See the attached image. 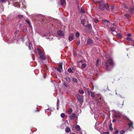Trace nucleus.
<instances>
[{
    "mask_svg": "<svg viewBox=\"0 0 134 134\" xmlns=\"http://www.w3.org/2000/svg\"><path fill=\"white\" fill-rule=\"evenodd\" d=\"M114 65V63L111 58H109L103 63V67L107 71L110 70V66L113 67Z\"/></svg>",
    "mask_w": 134,
    "mask_h": 134,
    "instance_id": "1",
    "label": "nucleus"
},
{
    "mask_svg": "<svg viewBox=\"0 0 134 134\" xmlns=\"http://www.w3.org/2000/svg\"><path fill=\"white\" fill-rule=\"evenodd\" d=\"M96 4H99V9L101 10H104L105 8H106L107 11H109V6L108 4H105L102 1L101 2L99 1H96Z\"/></svg>",
    "mask_w": 134,
    "mask_h": 134,
    "instance_id": "2",
    "label": "nucleus"
},
{
    "mask_svg": "<svg viewBox=\"0 0 134 134\" xmlns=\"http://www.w3.org/2000/svg\"><path fill=\"white\" fill-rule=\"evenodd\" d=\"M76 96L78 100L80 102H82L83 101V96H81L79 94H76Z\"/></svg>",
    "mask_w": 134,
    "mask_h": 134,
    "instance_id": "3",
    "label": "nucleus"
},
{
    "mask_svg": "<svg viewBox=\"0 0 134 134\" xmlns=\"http://www.w3.org/2000/svg\"><path fill=\"white\" fill-rule=\"evenodd\" d=\"M102 21L103 23L104 24V25L107 26L108 27H109V26L111 24L110 21H108L103 20Z\"/></svg>",
    "mask_w": 134,
    "mask_h": 134,
    "instance_id": "4",
    "label": "nucleus"
},
{
    "mask_svg": "<svg viewBox=\"0 0 134 134\" xmlns=\"http://www.w3.org/2000/svg\"><path fill=\"white\" fill-rule=\"evenodd\" d=\"M128 120L130 121V123H128V126L130 128H131V130H132L134 129L133 126V122L129 119Z\"/></svg>",
    "mask_w": 134,
    "mask_h": 134,
    "instance_id": "5",
    "label": "nucleus"
},
{
    "mask_svg": "<svg viewBox=\"0 0 134 134\" xmlns=\"http://www.w3.org/2000/svg\"><path fill=\"white\" fill-rule=\"evenodd\" d=\"M39 55L40 58L41 59H42L43 60L46 59V57L43 53Z\"/></svg>",
    "mask_w": 134,
    "mask_h": 134,
    "instance_id": "6",
    "label": "nucleus"
},
{
    "mask_svg": "<svg viewBox=\"0 0 134 134\" xmlns=\"http://www.w3.org/2000/svg\"><path fill=\"white\" fill-rule=\"evenodd\" d=\"M57 34L59 36L63 37L64 36V34L63 32L60 30H59L57 32Z\"/></svg>",
    "mask_w": 134,
    "mask_h": 134,
    "instance_id": "7",
    "label": "nucleus"
},
{
    "mask_svg": "<svg viewBox=\"0 0 134 134\" xmlns=\"http://www.w3.org/2000/svg\"><path fill=\"white\" fill-rule=\"evenodd\" d=\"M60 2L61 5L63 7H65L66 5V3L65 0H61Z\"/></svg>",
    "mask_w": 134,
    "mask_h": 134,
    "instance_id": "8",
    "label": "nucleus"
},
{
    "mask_svg": "<svg viewBox=\"0 0 134 134\" xmlns=\"http://www.w3.org/2000/svg\"><path fill=\"white\" fill-rule=\"evenodd\" d=\"M76 115L75 113H72L69 116L71 120H73L76 118Z\"/></svg>",
    "mask_w": 134,
    "mask_h": 134,
    "instance_id": "9",
    "label": "nucleus"
},
{
    "mask_svg": "<svg viewBox=\"0 0 134 134\" xmlns=\"http://www.w3.org/2000/svg\"><path fill=\"white\" fill-rule=\"evenodd\" d=\"M86 20L85 19H83L81 20V23L84 26H85L86 25Z\"/></svg>",
    "mask_w": 134,
    "mask_h": 134,
    "instance_id": "10",
    "label": "nucleus"
},
{
    "mask_svg": "<svg viewBox=\"0 0 134 134\" xmlns=\"http://www.w3.org/2000/svg\"><path fill=\"white\" fill-rule=\"evenodd\" d=\"M74 36L73 34H71L70 35L68 39L70 41H71L74 39Z\"/></svg>",
    "mask_w": 134,
    "mask_h": 134,
    "instance_id": "11",
    "label": "nucleus"
},
{
    "mask_svg": "<svg viewBox=\"0 0 134 134\" xmlns=\"http://www.w3.org/2000/svg\"><path fill=\"white\" fill-rule=\"evenodd\" d=\"M87 43L88 45H90L93 43V40L91 39H88L87 41Z\"/></svg>",
    "mask_w": 134,
    "mask_h": 134,
    "instance_id": "12",
    "label": "nucleus"
},
{
    "mask_svg": "<svg viewBox=\"0 0 134 134\" xmlns=\"http://www.w3.org/2000/svg\"><path fill=\"white\" fill-rule=\"evenodd\" d=\"M14 5L15 6L18 7L19 8L20 7V3L18 2H15L14 4Z\"/></svg>",
    "mask_w": 134,
    "mask_h": 134,
    "instance_id": "13",
    "label": "nucleus"
},
{
    "mask_svg": "<svg viewBox=\"0 0 134 134\" xmlns=\"http://www.w3.org/2000/svg\"><path fill=\"white\" fill-rule=\"evenodd\" d=\"M88 94L89 95L90 94L91 96L93 98H94L95 96L94 93L93 92H91L90 93L89 92V91H88Z\"/></svg>",
    "mask_w": 134,
    "mask_h": 134,
    "instance_id": "14",
    "label": "nucleus"
},
{
    "mask_svg": "<svg viewBox=\"0 0 134 134\" xmlns=\"http://www.w3.org/2000/svg\"><path fill=\"white\" fill-rule=\"evenodd\" d=\"M36 50L38 54L39 55L43 53L41 51V50L38 48H37L36 49Z\"/></svg>",
    "mask_w": 134,
    "mask_h": 134,
    "instance_id": "15",
    "label": "nucleus"
},
{
    "mask_svg": "<svg viewBox=\"0 0 134 134\" xmlns=\"http://www.w3.org/2000/svg\"><path fill=\"white\" fill-rule=\"evenodd\" d=\"M134 10V7H132L130 8L129 10V13L131 14H132L133 13V11Z\"/></svg>",
    "mask_w": 134,
    "mask_h": 134,
    "instance_id": "16",
    "label": "nucleus"
},
{
    "mask_svg": "<svg viewBox=\"0 0 134 134\" xmlns=\"http://www.w3.org/2000/svg\"><path fill=\"white\" fill-rule=\"evenodd\" d=\"M25 21L27 23L29 24V26L31 28H32V26L31 24V23L30 21L28 19V20H25Z\"/></svg>",
    "mask_w": 134,
    "mask_h": 134,
    "instance_id": "17",
    "label": "nucleus"
},
{
    "mask_svg": "<svg viewBox=\"0 0 134 134\" xmlns=\"http://www.w3.org/2000/svg\"><path fill=\"white\" fill-rule=\"evenodd\" d=\"M85 27H88L90 29H92V26L90 24H88L87 25H86Z\"/></svg>",
    "mask_w": 134,
    "mask_h": 134,
    "instance_id": "18",
    "label": "nucleus"
},
{
    "mask_svg": "<svg viewBox=\"0 0 134 134\" xmlns=\"http://www.w3.org/2000/svg\"><path fill=\"white\" fill-rule=\"evenodd\" d=\"M65 131L67 133H69L71 131V130L70 128L66 127L65 129Z\"/></svg>",
    "mask_w": 134,
    "mask_h": 134,
    "instance_id": "19",
    "label": "nucleus"
},
{
    "mask_svg": "<svg viewBox=\"0 0 134 134\" xmlns=\"http://www.w3.org/2000/svg\"><path fill=\"white\" fill-rule=\"evenodd\" d=\"M75 127L77 131H80L81 130L80 126L78 125H77Z\"/></svg>",
    "mask_w": 134,
    "mask_h": 134,
    "instance_id": "20",
    "label": "nucleus"
},
{
    "mask_svg": "<svg viewBox=\"0 0 134 134\" xmlns=\"http://www.w3.org/2000/svg\"><path fill=\"white\" fill-rule=\"evenodd\" d=\"M123 104V101H119L118 103V105L119 106H120Z\"/></svg>",
    "mask_w": 134,
    "mask_h": 134,
    "instance_id": "21",
    "label": "nucleus"
},
{
    "mask_svg": "<svg viewBox=\"0 0 134 134\" xmlns=\"http://www.w3.org/2000/svg\"><path fill=\"white\" fill-rule=\"evenodd\" d=\"M113 116L115 118H120L121 117V115L119 114H114L113 115Z\"/></svg>",
    "mask_w": 134,
    "mask_h": 134,
    "instance_id": "22",
    "label": "nucleus"
},
{
    "mask_svg": "<svg viewBox=\"0 0 134 134\" xmlns=\"http://www.w3.org/2000/svg\"><path fill=\"white\" fill-rule=\"evenodd\" d=\"M64 79L68 82H69L70 81V79L69 77H65L64 78Z\"/></svg>",
    "mask_w": 134,
    "mask_h": 134,
    "instance_id": "23",
    "label": "nucleus"
},
{
    "mask_svg": "<svg viewBox=\"0 0 134 134\" xmlns=\"http://www.w3.org/2000/svg\"><path fill=\"white\" fill-rule=\"evenodd\" d=\"M124 16L127 19L129 18L131 16V15L128 14H124Z\"/></svg>",
    "mask_w": 134,
    "mask_h": 134,
    "instance_id": "24",
    "label": "nucleus"
},
{
    "mask_svg": "<svg viewBox=\"0 0 134 134\" xmlns=\"http://www.w3.org/2000/svg\"><path fill=\"white\" fill-rule=\"evenodd\" d=\"M90 29H87V28H86L85 29V31L87 33H90L91 32V30Z\"/></svg>",
    "mask_w": 134,
    "mask_h": 134,
    "instance_id": "25",
    "label": "nucleus"
},
{
    "mask_svg": "<svg viewBox=\"0 0 134 134\" xmlns=\"http://www.w3.org/2000/svg\"><path fill=\"white\" fill-rule=\"evenodd\" d=\"M86 63L83 64L82 65L81 67L82 69L85 68L86 66Z\"/></svg>",
    "mask_w": 134,
    "mask_h": 134,
    "instance_id": "26",
    "label": "nucleus"
},
{
    "mask_svg": "<svg viewBox=\"0 0 134 134\" xmlns=\"http://www.w3.org/2000/svg\"><path fill=\"white\" fill-rule=\"evenodd\" d=\"M68 72H69V73H70L71 72V73H74L73 71L71 69V68H69L68 69Z\"/></svg>",
    "mask_w": 134,
    "mask_h": 134,
    "instance_id": "27",
    "label": "nucleus"
},
{
    "mask_svg": "<svg viewBox=\"0 0 134 134\" xmlns=\"http://www.w3.org/2000/svg\"><path fill=\"white\" fill-rule=\"evenodd\" d=\"M117 36L118 38H120V39H121L122 37V36L121 35V34H118L117 35Z\"/></svg>",
    "mask_w": 134,
    "mask_h": 134,
    "instance_id": "28",
    "label": "nucleus"
},
{
    "mask_svg": "<svg viewBox=\"0 0 134 134\" xmlns=\"http://www.w3.org/2000/svg\"><path fill=\"white\" fill-rule=\"evenodd\" d=\"M55 70H56L57 71H59V72H62V71L61 69L59 68H57V67L55 68Z\"/></svg>",
    "mask_w": 134,
    "mask_h": 134,
    "instance_id": "29",
    "label": "nucleus"
},
{
    "mask_svg": "<svg viewBox=\"0 0 134 134\" xmlns=\"http://www.w3.org/2000/svg\"><path fill=\"white\" fill-rule=\"evenodd\" d=\"M110 29L111 30V31L112 32L115 31V30H116V28L115 27H110Z\"/></svg>",
    "mask_w": 134,
    "mask_h": 134,
    "instance_id": "30",
    "label": "nucleus"
},
{
    "mask_svg": "<svg viewBox=\"0 0 134 134\" xmlns=\"http://www.w3.org/2000/svg\"><path fill=\"white\" fill-rule=\"evenodd\" d=\"M101 98H100L99 99H97V101L99 102V103L101 104H102V101L101 100Z\"/></svg>",
    "mask_w": 134,
    "mask_h": 134,
    "instance_id": "31",
    "label": "nucleus"
},
{
    "mask_svg": "<svg viewBox=\"0 0 134 134\" xmlns=\"http://www.w3.org/2000/svg\"><path fill=\"white\" fill-rule=\"evenodd\" d=\"M62 65L63 63H60L59 65V67L61 69H62Z\"/></svg>",
    "mask_w": 134,
    "mask_h": 134,
    "instance_id": "32",
    "label": "nucleus"
},
{
    "mask_svg": "<svg viewBox=\"0 0 134 134\" xmlns=\"http://www.w3.org/2000/svg\"><path fill=\"white\" fill-rule=\"evenodd\" d=\"M72 80L73 82H77V79L73 77L72 78Z\"/></svg>",
    "mask_w": 134,
    "mask_h": 134,
    "instance_id": "33",
    "label": "nucleus"
},
{
    "mask_svg": "<svg viewBox=\"0 0 134 134\" xmlns=\"http://www.w3.org/2000/svg\"><path fill=\"white\" fill-rule=\"evenodd\" d=\"M75 35L76 37H78L80 36V34L79 32H77L75 34Z\"/></svg>",
    "mask_w": 134,
    "mask_h": 134,
    "instance_id": "34",
    "label": "nucleus"
},
{
    "mask_svg": "<svg viewBox=\"0 0 134 134\" xmlns=\"http://www.w3.org/2000/svg\"><path fill=\"white\" fill-rule=\"evenodd\" d=\"M72 109H69L68 111V114H70L72 113Z\"/></svg>",
    "mask_w": 134,
    "mask_h": 134,
    "instance_id": "35",
    "label": "nucleus"
},
{
    "mask_svg": "<svg viewBox=\"0 0 134 134\" xmlns=\"http://www.w3.org/2000/svg\"><path fill=\"white\" fill-rule=\"evenodd\" d=\"M78 92L80 94H83L84 93V92L83 90H79Z\"/></svg>",
    "mask_w": 134,
    "mask_h": 134,
    "instance_id": "36",
    "label": "nucleus"
},
{
    "mask_svg": "<svg viewBox=\"0 0 134 134\" xmlns=\"http://www.w3.org/2000/svg\"><path fill=\"white\" fill-rule=\"evenodd\" d=\"M81 12L82 13H85V10L82 8L81 9Z\"/></svg>",
    "mask_w": 134,
    "mask_h": 134,
    "instance_id": "37",
    "label": "nucleus"
},
{
    "mask_svg": "<svg viewBox=\"0 0 134 134\" xmlns=\"http://www.w3.org/2000/svg\"><path fill=\"white\" fill-rule=\"evenodd\" d=\"M125 132V131L124 130H122L120 132V134H124Z\"/></svg>",
    "mask_w": 134,
    "mask_h": 134,
    "instance_id": "38",
    "label": "nucleus"
},
{
    "mask_svg": "<svg viewBox=\"0 0 134 134\" xmlns=\"http://www.w3.org/2000/svg\"><path fill=\"white\" fill-rule=\"evenodd\" d=\"M122 6H123L126 9H128V7L125 3L123 4H122Z\"/></svg>",
    "mask_w": 134,
    "mask_h": 134,
    "instance_id": "39",
    "label": "nucleus"
},
{
    "mask_svg": "<svg viewBox=\"0 0 134 134\" xmlns=\"http://www.w3.org/2000/svg\"><path fill=\"white\" fill-rule=\"evenodd\" d=\"M61 117L62 118H64L65 116V114L64 113H62L61 114Z\"/></svg>",
    "mask_w": 134,
    "mask_h": 134,
    "instance_id": "40",
    "label": "nucleus"
},
{
    "mask_svg": "<svg viewBox=\"0 0 134 134\" xmlns=\"http://www.w3.org/2000/svg\"><path fill=\"white\" fill-rule=\"evenodd\" d=\"M94 21L95 23H97L98 22L99 20L95 18L94 19Z\"/></svg>",
    "mask_w": 134,
    "mask_h": 134,
    "instance_id": "41",
    "label": "nucleus"
},
{
    "mask_svg": "<svg viewBox=\"0 0 134 134\" xmlns=\"http://www.w3.org/2000/svg\"><path fill=\"white\" fill-rule=\"evenodd\" d=\"M126 40L129 41H131L132 40V39L131 38L129 37H126Z\"/></svg>",
    "mask_w": 134,
    "mask_h": 134,
    "instance_id": "42",
    "label": "nucleus"
},
{
    "mask_svg": "<svg viewBox=\"0 0 134 134\" xmlns=\"http://www.w3.org/2000/svg\"><path fill=\"white\" fill-rule=\"evenodd\" d=\"M99 60L97 59V62L96 63V66H98L99 65Z\"/></svg>",
    "mask_w": 134,
    "mask_h": 134,
    "instance_id": "43",
    "label": "nucleus"
},
{
    "mask_svg": "<svg viewBox=\"0 0 134 134\" xmlns=\"http://www.w3.org/2000/svg\"><path fill=\"white\" fill-rule=\"evenodd\" d=\"M64 85L66 87H68L69 86L67 83L65 82H64L63 83Z\"/></svg>",
    "mask_w": 134,
    "mask_h": 134,
    "instance_id": "44",
    "label": "nucleus"
},
{
    "mask_svg": "<svg viewBox=\"0 0 134 134\" xmlns=\"http://www.w3.org/2000/svg\"><path fill=\"white\" fill-rule=\"evenodd\" d=\"M18 17L20 19H21L23 18V16L21 15H19L18 16Z\"/></svg>",
    "mask_w": 134,
    "mask_h": 134,
    "instance_id": "45",
    "label": "nucleus"
},
{
    "mask_svg": "<svg viewBox=\"0 0 134 134\" xmlns=\"http://www.w3.org/2000/svg\"><path fill=\"white\" fill-rule=\"evenodd\" d=\"M110 8L111 10L112 11L114 9V7L113 5H111L110 6Z\"/></svg>",
    "mask_w": 134,
    "mask_h": 134,
    "instance_id": "46",
    "label": "nucleus"
},
{
    "mask_svg": "<svg viewBox=\"0 0 134 134\" xmlns=\"http://www.w3.org/2000/svg\"><path fill=\"white\" fill-rule=\"evenodd\" d=\"M80 40H79L78 41L77 43H76V44H77V46H78V45H79L80 44Z\"/></svg>",
    "mask_w": 134,
    "mask_h": 134,
    "instance_id": "47",
    "label": "nucleus"
},
{
    "mask_svg": "<svg viewBox=\"0 0 134 134\" xmlns=\"http://www.w3.org/2000/svg\"><path fill=\"white\" fill-rule=\"evenodd\" d=\"M109 130L110 131H112L113 130V128L112 127H109Z\"/></svg>",
    "mask_w": 134,
    "mask_h": 134,
    "instance_id": "48",
    "label": "nucleus"
},
{
    "mask_svg": "<svg viewBox=\"0 0 134 134\" xmlns=\"http://www.w3.org/2000/svg\"><path fill=\"white\" fill-rule=\"evenodd\" d=\"M119 132V131L118 130H116L115 132H114V134H117Z\"/></svg>",
    "mask_w": 134,
    "mask_h": 134,
    "instance_id": "49",
    "label": "nucleus"
},
{
    "mask_svg": "<svg viewBox=\"0 0 134 134\" xmlns=\"http://www.w3.org/2000/svg\"><path fill=\"white\" fill-rule=\"evenodd\" d=\"M5 2V0H0V3H3Z\"/></svg>",
    "mask_w": 134,
    "mask_h": 134,
    "instance_id": "50",
    "label": "nucleus"
},
{
    "mask_svg": "<svg viewBox=\"0 0 134 134\" xmlns=\"http://www.w3.org/2000/svg\"><path fill=\"white\" fill-rule=\"evenodd\" d=\"M19 30L16 31L15 32V34H18L19 33Z\"/></svg>",
    "mask_w": 134,
    "mask_h": 134,
    "instance_id": "51",
    "label": "nucleus"
},
{
    "mask_svg": "<svg viewBox=\"0 0 134 134\" xmlns=\"http://www.w3.org/2000/svg\"><path fill=\"white\" fill-rule=\"evenodd\" d=\"M127 35L129 37H131V34H127Z\"/></svg>",
    "mask_w": 134,
    "mask_h": 134,
    "instance_id": "52",
    "label": "nucleus"
},
{
    "mask_svg": "<svg viewBox=\"0 0 134 134\" xmlns=\"http://www.w3.org/2000/svg\"><path fill=\"white\" fill-rule=\"evenodd\" d=\"M29 48L31 50V46L30 44H29L28 46Z\"/></svg>",
    "mask_w": 134,
    "mask_h": 134,
    "instance_id": "53",
    "label": "nucleus"
},
{
    "mask_svg": "<svg viewBox=\"0 0 134 134\" xmlns=\"http://www.w3.org/2000/svg\"><path fill=\"white\" fill-rule=\"evenodd\" d=\"M106 133V134H109V132H104L103 133Z\"/></svg>",
    "mask_w": 134,
    "mask_h": 134,
    "instance_id": "54",
    "label": "nucleus"
},
{
    "mask_svg": "<svg viewBox=\"0 0 134 134\" xmlns=\"http://www.w3.org/2000/svg\"><path fill=\"white\" fill-rule=\"evenodd\" d=\"M116 120L115 119H114L112 121V122H114L115 121H116Z\"/></svg>",
    "mask_w": 134,
    "mask_h": 134,
    "instance_id": "55",
    "label": "nucleus"
},
{
    "mask_svg": "<svg viewBox=\"0 0 134 134\" xmlns=\"http://www.w3.org/2000/svg\"><path fill=\"white\" fill-rule=\"evenodd\" d=\"M109 127H112V124L111 123H110V124Z\"/></svg>",
    "mask_w": 134,
    "mask_h": 134,
    "instance_id": "56",
    "label": "nucleus"
},
{
    "mask_svg": "<svg viewBox=\"0 0 134 134\" xmlns=\"http://www.w3.org/2000/svg\"><path fill=\"white\" fill-rule=\"evenodd\" d=\"M72 134H75L74 133H72Z\"/></svg>",
    "mask_w": 134,
    "mask_h": 134,
    "instance_id": "57",
    "label": "nucleus"
},
{
    "mask_svg": "<svg viewBox=\"0 0 134 134\" xmlns=\"http://www.w3.org/2000/svg\"><path fill=\"white\" fill-rule=\"evenodd\" d=\"M76 1H78V0H75Z\"/></svg>",
    "mask_w": 134,
    "mask_h": 134,
    "instance_id": "58",
    "label": "nucleus"
},
{
    "mask_svg": "<svg viewBox=\"0 0 134 134\" xmlns=\"http://www.w3.org/2000/svg\"><path fill=\"white\" fill-rule=\"evenodd\" d=\"M36 109H37V110H38V109H37V108H36Z\"/></svg>",
    "mask_w": 134,
    "mask_h": 134,
    "instance_id": "59",
    "label": "nucleus"
}]
</instances>
